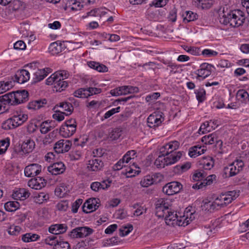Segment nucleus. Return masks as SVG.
<instances>
[{"label":"nucleus","mask_w":249,"mask_h":249,"mask_svg":"<svg viewBox=\"0 0 249 249\" xmlns=\"http://www.w3.org/2000/svg\"><path fill=\"white\" fill-rule=\"evenodd\" d=\"M220 22L224 25H229L231 27H238L242 26L245 20L244 13L240 10H231L228 12H223Z\"/></svg>","instance_id":"nucleus-1"},{"label":"nucleus","mask_w":249,"mask_h":249,"mask_svg":"<svg viewBox=\"0 0 249 249\" xmlns=\"http://www.w3.org/2000/svg\"><path fill=\"white\" fill-rule=\"evenodd\" d=\"M6 94L7 97H9V102L11 106L24 103L29 100L28 92L25 89L17 90Z\"/></svg>","instance_id":"nucleus-2"},{"label":"nucleus","mask_w":249,"mask_h":249,"mask_svg":"<svg viewBox=\"0 0 249 249\" xmlns=\"http://www.w3.org/2000/svg\"><path fill=\"white\" fill-rule=\"evenodd\" d=\"M172 201L168 198H160L155 202L156 215L159 217L164 216L168 211L172 209Z\"/></svg>","instance_id":"nucleus-3"},{"label":"nucleus","mask_w":249,"mask_h":249,"mask_svg":"<svg viewBox=\"0 0 249 249\" xmlns=\"http://www.w3.org/2000/svg\"><path fill=\"white\" fill-rule=\"evenodd\" d=\"M28 119V115L25 114L15 115L8 119L2 125L5 129L15 128L21 125Z\"/></svg>","instance_id":"nucleus-4"},{"label":"nucleus","mask_w":249,"mask_h":249,"mask_svg":"<svg viewBox=\"0 0 249 249\" xmlns=\"http://www.w3.org/2000/svg\"><path fill=\"white\" fill-rule=\"evenodd\" d=\"M138 92L139 89L137 87L123 86L111 90L110 93L112 96H117Z\"/></svg>","instance_id":"nucleus-5"},{"label":"nucleus","mask_w":249,"mask_h":249,"mask_svg":"<svg viewBox=\"0 0 249 249\" xmlns=\"http://www.w3.org/2000/svg\"><path fill=\"white\" fill-rule=\"evenodd\" d=\"M163 115L160 111H155L150 115L147 119L148 126L151 128L159 126L164 120Z\"/></svg>","instance_id":"nucleus-6"},{"label":"nucleus","mask_w":249,"mask_h":249,"mask_svg":"<svg viewBox=\"0 0 249 249\" xmlns=\"http://www.w3.org/2000/svg\"><path fill=\"white\" fill-rule=\"evenodd\" d=\"M182 185L178 182L173 181L166 184L162 188V191L168 196L173 195L182 189Z\"/></svg>","instance_id":"nucleus-7"},{"label":"nucleus","mask_w":249,"mask_h":249,"mask_svg":"<svg viewBox=\"0 0 249 249\" xmlns=\"http://www.w3.org/2000/svg\"><path fill=\"white\" fill-rule=\"evenodd\" d=\"M71 146V142L67 140H60L55 143L53 147L55 152L63 153L68 152Z\"/></svg>","instance_id":"nucleus-8"},{"label":"nucleus","mask_w":249,"mask_h":249,"mask_svg":"<svg viewBox=\"0 0 249 249\" xmlns=\"http://www.w3.org/2000/svg\"><path fill=\"white\" fill-rule=\"evenodd\" d=\"M99 199L95 198H89L86 200L82 206L83 212L86 213H91L98 209L99 206L97 205Z\"/></svg>","instance_id":"nucleus-9"},{"label":"nucleus","mask_w":249,"mask_h":249,"mask_svg":"<svg viewBox=\"0 0 249 249\" xmlns=\"http://www.w3.org/2000/svg\"><path fill=\"white\" fill-rule=\"evenodd\" d=\"M30 79L29 72L24 69L18 71L14 76L12 78V80L20 84H23L28 81Z\"/></svg>","instance_id":"nucleus-10"},{"label":"nucleus","mask_w":249,"mask_h":249,"mask_svg":"<svg viewBox=\"0 0 249 249\" xmlns=\"http://www.w3.org/2000/svg\"><path fill=\"white\" fill-rule=\"evenodd\" d=\"M90 3V0H68L66 7L71 8L72 11H77L81 10L84 4Z\"/></svg>","instance_id":"nucleus-11"},{"label":"nucleus","mask_w":249,"mask_h":249,"mask_svg":"<svg viewBox=\"0 0 249 249\" xmlns=\"http://www.w3.org/2000/svg\"><path fill=\"white\" fill-rule=\"evenodd\" d=\"M179 142L177 141H171L160 149V153L163 155H168L172 152H175V151L178 148Z\"/></svg>","instance_id":"nucleus-12"},{"label":"nucleus","mask_w":249,"mask_h":249,"mask_svg":"<svg viewBox=\"0 0 249 249\" xmlns=\"http://www.w3.org/2000/svg\"><path fill=\"white\" fill-rule=\"evenodd\" d=\"M41 171V165L37 163H33L25 168L24 174L27 177H34L39 174Z\"/></svg>","instance_id":"nucleus-13"},{"label":"nucleus","mask_w":249,"mask_h":249,"mask_svg":"<svg viewBox=\"0 0 249 249\" xmlns=\"http://www.w3.org/2000/svg\"><path fill=\"white\" fill-rule=\"evenodd\" d=\"M111 181L108 179L104 180L101 182L95 181L90 184V188L94 192H99L101 190L107 189L111 185Z\"/></svg>","instance_id":"nucleus-14"},{"label":"nucleus","mask_w":249,"mask_h":249,"mask_svg":"<svg viewBox=\"0 0 249 249\" xmlns=\"http://www.w3.org/2000/svg\"><path fill=\"white\" fill-rule=\"evenodd\" d=\"M222 200H224V204L227 206L233 200L235 199L239 196V191L236 190L228 191L221 194Z\"/></svg>","instance_id":"nucleus-15"},{"label":"nucleus","mask_w":249,"mask_h":249,"mask_svg":"<svg viewBox=\"0 0 249 249\" xmlns=\"http://www.w3.org/2000/svg\"><path fill=\"white\" fill-rule=\"evenodd\" d=\"M65 166L62 162H55L48 168V171L53 175L62 174L65 171Z\"/></svg>","instance_id":"nucleus-16"},{"label":"nucleus","mask_w":249,"mask_h":249,"mask_svg":"<svg viewBox=\"0 0 249 249\" xmlns=\"http://www.w3.org/2000/svg\"><path fill=\"white\" fill-rule=\"evenodd\" d=\"M103 167L104 163L101 160L94 159L89 160L87 168L89 171L97 172L102 170Z\"/></svg>","instance_id":"nucleus-17"},{"label":"nucleus","mask_w":249,"mask_h":249,"mask_svg":"<svg viewBox=\"0 0 249 249\" xmlns=\"http://www.w3.org/2000/svg\"><path fill=\"white\" fill-rule=\"evenodd\" d=\"M47 183L46 180L41 178L37 177L31 179L28 182L29 186L33 189L38 190L44 187Z\"/></svg>","instance_id":"nucleus-18"},{"label":"nucleus","mask_w":249,"mask_h":249,"mask_svg":"<svg viewBox=\"0 0 249 249\" xmlns=\"http://www.w3.org/2000/svg\"><path fill=\"white\" fill-rule=\"evenodd\" d=\"M68 227L64 224H56L52 225L49 228V231L55 235H59L65 232Z\"/></svg>","instance_id":"nucleus-19"},{"label":"nucleus","mask_w":249,"mask_h":249,"mask_svg":"<svg viewBox=\"0 0 249 249\" xmlns=\"http://www.w3.org/2000/svg\"><path fill=\"white\" fill-rule=\"evenodd\" d=\"M9 98L6 94L0 96V114L9 111L11 106Z\"/></svg>","instance_id":"nucleus-20"},{"label":"nucleus","mask_w":249,"mask_h":249,"mask_svg":"<svg viewBox=\"0 0 249 249\" xmlns=\"http://www.w3.org/2000/svg\"><path fill=\"white\" fill-rule=\"evenodd\" d=\"M30 196V193L24 188H19L15 191L12 197L14 199L23 200L27 198Z\"/></svg>","instance_id":"nucleus-21"},{"label":"nucleus","mask_w":249,"mask_h":249,"mask_svg":"<svg viewBox=\"0 0 249 249\" xmlns=\"http://www.w3.org/2000/svg\"><path fill=\"white\" fill-rule=\"evenodd\" d=\"M74 126H68L62 124L59 129L60 134L64 138H68L72 136L75 132Z\"/></svg>","instance_id":"nucleus-22"},{"label":"nucleus","mask_w":249,"mask_h":249,"mask_svg":"<svg viewBox=\"0 0 249 249\" xmlns=\"http://www.w3.org/2000/svg\"><path fill=\"white\" fill-rule=\"evenodd\" d=\"M50 69L48 68L43 69H38L34 73V82L37 83L43 80L47 76L48 73L50 72Z\"/></svg>","instance_id":"nucleus-23"},{"label":"nucleus","mask_w":249,"mask_h":249,"mask_svg":"<svg viewBox=\"0 0 249 249\" xmlns=\"http://www.w3.org/2000/svg\"><path fill=\"white\" fill-rule=\"evenodd\" d=\"M183 152H172L168 155H165L166 157L168 165L175 163L178 161L182 156Z\"/></svg>","instance_id":"nucleus-24"},{"label":"nucleus","mask_w":249,"mask_h":249,"mask_svg":"<svg viewBox=\"0 0 249 249\" xmlns=\"http://www.w3.org/2000/svg\"><path fill=\"white\" fill-rule=\"evenodd\" d=\"M47 103L46 99L35 100L29 102L28 105V108L30 109L36 110L43 107Z\"/></svg>","instance_id":"nucleus-25"},{"label":"nucleus","mask_w":249,"mask_h":249,"mask_svg":"<svg viewBox=\"0 0 249 249\" xmlns=\"http://www.w3.org/2000/svg\"><path fill=\"white\" fill-rule=\"evenodd\" d=\"M199 165L205 170H210L214 165V161L210 157H203L199 160Z\"/></svg>","instance_id":"nucleus-26"},{"label":"nucleus","mask_w":249,"mask_h":249,"mask_svg":"<svg viewBox=\"0 0 249 249\" xmlns=\"http://www.w3.org/2000/svg\"><path fill=\"white\" fill-rule=\"evenodd\" d=\"M155 175H147L141 181L140 184L142 187H148L155 183H156Z\"/></svg>","instance_id":"nucleus-27"},{"label":"nucleus","mask_w":249,"mask_h":249,"mask_svg":"<svg viewBox=\"0 0 249 249\" xmlns=\"http://www.w3.org/2000/svg\"><path fill=\"white\" fill-rule=\"evenodd\" d=\"M206 149H204V147L201 146L196 145L191 147L189 149V155L192 158H196L202 154H203Z\"/></svg>","instance_id":"nucleus-28"},{"label":"nucleus","mask_w":249,"mask_h":249,"mask_svg":"<svg viewBox=\"0 0 249 249\" xmlns=\"http://www.w3.org/2000/svg\"><path fill=\"white\" fill-rule=\"evenodd\" d=\"M222 196L221 194L218 196L211 204H209L210 210H218L219 209L227 206L224 204V200H222Z\"/></svg>","instance_id":"nucleus-29"},{"label":"nucleus","mask_w":249,"mask_h":249,"mask_svg":"<svg viewBox=\"0 0 249 249\" xmlns=\"http://www.w3.org/2000/svg\"><path fill=\"white\" fill-rule=\"evenodd\" d=\"M35 146L34 141L31 139H28L23 142L21 147L23 152L29 153L34 150Z\"/></svg>","instance_id":"nucleus-30"},{"label":"nucleus","mask_w":249,"mask_h":249,"mask_svg":"<svg viewBox=\"0 0 249 249\" xmlns=\"http://www.w3.org/2000/svg\"><path fill=\"white\" fill-rule=\"evenodd\" d=\"M88 66L99 72H107L108 71V68L105 65L100 64L98 62L95 61H90L88 63Z\"/></svg>","instance_id":"nucleus-31"},{"label":"nucleus","mask_w":249,"mask_h":249,"mask_svg":"<svg viewBox=\"0 0 249 249\" xmlns=\"http://www.w3.org/2000/svg\"><path fill=\"white\" fill-rule=\"evenodd\" d=\"M217 137L216 134L213 133L203 136L201 139V141L205 144H213L217 141Z\"/></svg>","instance_id":"nucleus-32"},{"label":"nucleus","mask_w":249,"mask_h":249,"mask_svg":"<svg viewBox=\"0 0 249 249\" xmlns=\"http://www.w3.org/2000/svg\"><path fill=\"white\" fill-rule=\"evenodd\" d=\"M224 173L226 177H232L239 172V169L236 168L233 163L230 164L228 166L225 167L224 169Z\"/></svg>","instance_id":"nucleus-33"},{"label":"nucleus","mask_w":249,"mask_h":249,"mask_svg":"<svg viewBox=\"0 0 249 249\" xmlns=\"http://www.w3.org/2000/svg\"><path fill=\"white\" fill-rule=\"evenodd\" d=\"M154 164L159 168H164L165 166L169 165L165 155L162 154L155 160Z\"/></svg>","instance_id":"nucleus-34"},{"label":"nucleus","mask_w":249,"mask_h":249,"mask_svg":"<svg viewBox=\"0 0 249 249\" xmlns=\"http://www.w3.org/2000/svg\"><path fill=\"white\" fill-rule=\"evenodd\" d=\"M18 201H8L4 204V208L8 212H15L19 208Z\"/></svg>","instance_id":"nucleus-35"},{"label":"nucleus","mask_w":249,"mask_h":249,"mask_svg":"<svg viewBox=\"0 0 249 249\" xmlns=\"http://www.w3.org/2000/svg\"><path fill=\"white\" fill-rule=\"evenodd\" d=\"M58 106L62 108L64 111H66V112L64 113L67 116L71 114L73 112V106L71 103L68 102L60 103Z\"/></svg>","instance_id":"nucleus-36"},{"label":"nucleus","mask_w":249,"mask_h":249,"mask_svg":"<svg viewBox=\"0 0 249 249\" xmlns=\"http://www.w3.org/2000/svg\"><path fill=\"white\" fill-rule=\"evenodd\" d=\"M14 86V82H13L12 80L7 82L0 81V94L8 90Z\"/></svg>","instance_id":"nucleus-37"},{"label":"nucleus","mask_w":249,"mask_h":249,"mask_svg":"<svg viewBox=\"0 0 249 249\" xmlns=\"http://www.w3.org/2000/svg\"><path fill=\"white\" fill-rule=\"evenodd\" d=\"M161 217L164 218L166 221V223H167L168 221L170 222L176 220L178 218V215L176 212H175L174 211H172V209H170L166 213H164V216H161Z\"/></svg>","instance_id":"nucleus-38"},{"label":"nucleus","mask_w":249,"mask_h":249,"mask_svg":"<svg viewBox=\"0 0 249 249\" xmlns=\"http://www.w3.org/2000/svg\"><path fill=\"white\" fill-rule=\"evenodd\" d=\"M191 163L189 162H186L183 164L178 165L175 166L174 167V172L178 174H181L187 171L191 168Z\"/></svg>","instance_id":"nucleus-39"},{"label":"nucleus","mask_w":249,"mask_h":249,"mask_svg":"<svg viewBox=\"0 0 249 249\" xmlns=\"http://www.w3.org/2000/svg\"><path fill=\"white\" fill-rule=\"evenodd\" d=\"M59 236L57 235H51L48 236L44 240V242L48 245L50 246H53V249L56 248V246L58 244V241L59 240Z\"/></svg>","instance_id":"nucleus-40"},{"label":"nucleus","mask_w":249,"mask_h":249,"mask_svg":"<svg viewBox=\"0 0 249 249\" xmlns=\"http://www.w3.org/2000/svg\"><path fill=\"white\" fill-rule=\"evenodd\" d=\"M88 90L87 88H80L75 90L73 93L77 98H88Z\"/></svg>","instance_id":"nucleus-41"},{"label":"nucleus","mask_w":249,"mask_h":249,"mask_svg":"<svg viewBox=\"0 0 249 249\" xmlns=\"http://www.w3.org/2000/svg\"><path fill=\"white\" fill-rule=\"evenodd\" d=\"M49 50L52 54H57L61 52V46L56 42H53L51 44Z\"/></svg>","instance_id":"nucleus-42"},{"label":"nucleus","mask_w":249,"mask_h":249,"mask_svg":"<svg viewBox=\"0 0 249 249\" xmlns=\"http://www.w3.org/2000/svg\"><path fill=\"white\" fill-rule=\"evenodd\" d=\"M236 96L238 99L242 102L249 101V94L244 89L239 90L237 93Z\"/></svg>","instance_id":"nucleus-43"},{"label":"nucleus","mask_w":249,"mask_h":249,"mask_svg":"<svg viewBox=\"0 0 249 249\" xmlns=\"http://www.w3.org/2000/svg\"><path fill=\"white\" fill-rule=\"evenodd\" d=\"M195 93L199 103L203 102L206 99V91L203 88L196 90Z\"/></svg>","instance_id":"nucleus-44"},{"label":"nucleus","mask_w":249,"mask_h":249,"mask_svg":"<svg viewBox=\"0 0 249 249\" xmlns=\"http://www.w3.org/2000/svg\"><path fill=\"white\" fill-rule=\"evenodd\" d=\"M183 17L184 21L186 20L188 22L196 19L198 16L196 13L189 11H186Z\"/></svg>","instance_id":"nucleus-45"},{"label":"nucleus","mask_w":249,"mask_h":249,"mask_svg":"<svg viewBox=\"0 0 249 249\" xmlns=\"http://www.w3.org/2000/svg\"><path fill=\"white\" fill-rule=\"evenodd\" d=\"M68 86V83L67 81L60 79V80H58V82L55 83L54 88L56 89V91L61 92L65 90Z\"/></svg>","instance_id":"nucleus-46"},{"label":"nucleus","mask_w":249,"mask_h":249,"mask_svg":"<svg viewBox=\"0 0 249 249\" xmlns=\"http://www.w3.org/2000/svg\"><path fill=\"white\" fill-rule=\"evenodd\" d=\"M78 230L80 231L82 238L88 236L93 232V229L88 227H78Z\"/></svg>","instance_id":"nucleus-47"},{"label":"nucleus","mask_w":249,"mask_h":249,"mask_svg":"<svg viewBox=\"0 0 249 249\" xmlns=\"http://www.w3.org/2000/svg\"><path fill=\"white\" fill-rule=\"evenodd\" d=\"M51 122L49 123L48 121H45L41 124L40 128L41 133L46 134L54 127L51 125Z\"/></svg>","instance_id":"nucleus-48"},{"label":"nucleus","mask_w":249,"mask_h":249,"mask_svg":"<svg viewBox=\"0 0 249 249\" xmlns=\"http://www.w3.org/2000/svg\"><path fill=\"white\" fill-rule=\"evenodd\" d=\"M55 249H70V245L67 241H64L61 236H59L58 244Z\"/></svg>","instance_id":"nucleus-49"},{"label":"nucleus","mask_w":249,"mask_h":249,"mask_svg":"<svg viewBox=\"0 0 249 249\" xmlns=\"http://www.w3.org/2000/svg\"><path fill=\"white\" fill-rule=\"evenodd\" d=\"M136 154L135 150H131L127 152V153L123 156L121 160L124 161V163H127L132 159L134 158V156Z\"/></svg>","instance_id":"nucleus-50"},{"label":"nucleus","mask_w":249,"mask_h":249,"mask_svg":"<svg viewBox=\"0 0 249 249\" xmlns=\"http://www.w3.org/2000/svg\"><path fill=\"white\" fill-rule=\"evenodd\" d=\"M211 74L210 71L203 70L201 68L197 70V76L196 79L197 80H200V78H202V79H204L205 78L209 76Z\"/></svg>","instance_id":"nucleus-51"},{"label":"nucleus","mask_w":249,"mask_h":249,"mask_svg":"<svg viewBox=\"0 0 249 249\" xmlns=\"http://www.w3.org/2000/svg\"><path fill=\"white\" fill-rule=\"evenodd\" d=\"M55 134V133L54 132V131H53L52 132L50 133L49 134L46 135V137L42 140L43 144L44 145H47L53 142L54 141Z\"/></svg>","instance_id":"nucleus-52"},{"label":"nucleus","mask_w":249,"mask_h":249,"mask_svg":"<svg viewBox=\"0 0 249 249\" xmlns=\"http://www.w3.org/2000/svg\"><path fill=\"white\" fill-rule=\"evenodd\" d=\"M133 226L131 224L128 225L127 226H123L119 230L120 235L121 236H124L128 235L133 230Z\"/></svg>","instance_id":"nucleus-53"},{"label":"nucleus","mask_w":249,"mask_h":249,"mask_svg":"<svg viewBox=\"0 0 249 249\" xmlns=\"http://www.w3.org/2000/svg\"><path fill=\"white\" fill-rule=\"evenodd\" d=\"M21 230L19 226L13 225L8 228L7 231L9 234L16 236L19 234Z\"/></svg>","instance_id":"nucleus-54"},{"label":"nucleus","mask_w":249,"mask_h":249,"mask_svg":"<svg viewBox=\"0 0 249 249\" xmlns=\"http://www.w3.org/2000/svg\"><path fill=\"white\" fill-rule=\"evenodd\" d=\"M122 131L118 128H114L109 134V138L111 140H116L121 136Z\"/></svg>","instance_id":"nucleus-55"},{"label":"nucleus","mask_w":249,"mask_h":249,"mask_svg":"<svg viewBox=\"0 0 249 249\" xmlns=\"http://www.w3.org/2000/svg\"><path fill=\"white\" fill-rule=\"evenodd\" d=\"M60 80L59 78L58 77L57 74L56 72L52 74L46 80V84L48 85H54L55 86V83Z\"/></svg>","instance_id":"nucleus-56"},{"label":"nucleus","mask_w":249,"mask_h":249,"mask_svg":"<svg viewBox=\"0 0 249 249\" xmlns=\"http://www.w3.org/2000/svg\"><path fill=\"white\" fill-rule=\"evenodd\" d=\"M82 156L81 152L79 150H72L69 155L71 160H78Z\"/></svg>","instance_id":"nucleus-57"},{"label":"nucleus","mask_w":249,"mask_h":249,"mask_svg":"<svg viewBox=\"0 0 249 249\" xmlns=\"http://www.w3.org/2000/svg\"><path fill=\"white\" fill-rule=\"evenodd\" d=\"M207 176V174L205 173L204 171H196V173L192 176V179L195 181H199Z\"/></svg>","instance_id":"nucleus-58"},{"label":"nucleus","mask_w":249,"mask_h":249,"mask_svg":"<svg viewBox=\"0 0 249 249\" xmlns=\"http://www.w3.org/2000/svg\"><path fill=\"white\" fill-rule=\"evenodd\" d=\"M49 199V196L44 193H40L36 197V202L39 204L42 203L44 201Z\"/></svg>","instance_id":"nucleus-59"},{"label":"nucleus","mask_w":249,"mask_h":249,"mask_svg":"<svg viewBox=\"0 0 249 249\" xmlns=\"http://www.w3.org/2000/svg\"><path fill=\"white\" fill-rule=\"evenodd\" d=\"M88 97L100 93L102 92V89L100 88H93V87H88Z\"/></svg>","instance_id":"nucleus-60"},{"label":"nucleus","mask_w":249,"mask_h":249,"mask_svg":"<svg viewBox=\"0 0 249 249\" xmlns=\"http://www.w3.org/2000/svg\"><path fill=\"white\" fill-rule=\"evenodd\" d=\"M7 141L5 140H2L0 143V155L3 154L7 150L8 146H9V140Z\"/></svg>","instance_id":"nucleus-61"},{"label":"nucleus","mask_w":249,"mask_h":249,"mask_svg":"<svg viewBox=\"0 0 249 249\" xmlns=\"http://www.w3.org/2000/svg\"><path fill=\"white\" fill-rule=\"evenodd\" d=\"M199 2V5L201 6L202 9H209L213 5V0H211L210 1H207L206 0H197Z\"/></svg>","instance_id":"nucleus-62"},{"label":"nucleus","mask_w":249,"mask_h":249,"mask_svg":"<svg viewBox=\"0 0 249 249\" xmlns=\"http://www.w3.org/2000/svg\"><path fill=\"white\" fill-rule=\"evenodd\" d=\"M83 202V199L79 198L74 202L71 205V211L73 213L77 212L80 206Z\"/></svg>","instance_id":"nucleus-63"},{"label":"nucleus","mask_w":249,"mask_h":249,"mask_svg":"<svg viewBox=\"0 0 249 249\" xmlns=\"http://www.w3.org/2000/svg\"><path fill=\"white\" fill-rule=\"evenodd\" d=\"M212 228L210 226H204L202 228L201 234L204 237H209L212 234Z\"/></svg>","instance_id":"nucleus-64"}]
</instances>
